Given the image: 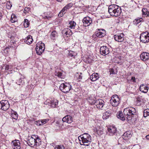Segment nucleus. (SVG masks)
I'll use <instances>...</instances> for the list:
<instances>
[{"mask_svg":"<svg viewBox=\"0 0 149 149\" xmlns=\"http://www.w3.org/2000/svg\"><path fill=\"white\" fill-rule=\"evenodd\" d=\"M27 143L30 146L33 147L36 146L37 148H40L41 141L39 137L37 135H33L27 141Z\"/></svg>","mask_w":149,"mask_h":149,"instance_id":"obj_1","label":"nucleus"},{"mask_svg":"<svg viewBox=\"0 0 149 149\" xmlns=\"http://www.w3.org/2000/svg\"><path fill=\"white\" fill-rule=\"evenodd\" d=\"M81 145L88 146L91 142V137L87 133H84L78 137Z\"/></svg>","mask_w":149,"mask_h":149,"instance_id":"obj_2","label":"nucleus"},{"mask_svg":"<svg viewBox=\"0 0 149 149\" xmlns=\"http://www.w3.org/2000/svg\"><path fill=\"white\" fill-rule=\"evenodd\" d=\"M123 113L127 121H130L132 119L134 115L136 114V111L134 108L130 107L124 109Z\"/></svg>","mask_w":149,"mask_h":149,"instance_id":"obj_3","label":"nucleus"},{"mask_svg":"<svg viewBox=\"0 0 149 149\" xmlns=\"http://www.w3.org/2000/svg\"><path fill=\"white\" fill-rule=\"evenodd\" d=\"M45 45L41 42L38 43L36 45V50L37 54L40 55L42 53L45 49Z\"/></svg>","mask_w":149,"mask_h":149,"instance_id":"obj_4","label":"nucleus"},{"mask_svg":"<svg viewBox=\"0 0 149 149\" xmlns=\"http://www.w3.org/2000/svg\"><path fill=\"white\" fill-rule=\"evenodd\" d=\"M71 88V85L67 83L61 84L59 87L60 90L64 93L68 92Z\"/></svg>","mask_w":149,"mask_h":149,"instance_id":"obj_5","label":"nucleus"},{"mask_svg":"<svg viewBox=\"0 0 149 149\" xmlns=\"http://www.w3.org/2000/svg\"><path fill=\"white\" fill-rule=\"evenodd\" d=\"M91 103V104H94L96 106L98 109H101L103 107L104 105V101L102 99H100L95 100H92V102L89 101Z\"/></svg>","mask_w":149,"mask_h":149,"instance_id":"obj_6","label":"nucleus"},{"mask_svg":"<svg viewBox=\"0 0 149 149\" xmlns=\"http://www.w3.org/2000/svg\"><path fill=\"white\" fill-rule=\"evenodd\" d=\"M110 102L113 106L116 107L120 103L119 98L117 95H113L112 96Z\"/></svg>","mask_w":149,"mask_h":149,"instance_id":"obj_7","label":"nucleus"},{"mask_svg":"<svg viewBox=\"0 0 149 149\" xmlns=\"http://www.w3.org/2000/svg\"><path fill=\"white\" fill-rule=\"evenodd\" d=\"M141 42L144 43H148L149 42V33L144 32L141 34L140 37Z\"/></svg>","mask_w":149,"mask_h":149,"instance_id":"obj_8","label":"nucleus"},{"mask_svg":"<svg viewBox=\"0 0 149 149\" xmlns=\"http://www.w3.org/2000/svg\"><path fill=\"white\" fill-rule=\"evenodd\" d=\"M10 107V104L7 100H3L0 102V109L4 111L7 110Z\"/></svg>","mask_w":149,"mask_h":149,"instance_id":"obj_9","label":"nucleus"},{"mask_svg":"<svg viewBox=\"0 0 149 149\" xmlns=\"http://www.w3.org/2000/svg\"><path fill=\"white\" fill-rule=\"evenodd\" d=\"M132 136L131 131H128L125 132L124 134L119 139V141L123 140H127L129 139Z\"/></svg>","mask_w":149,"mask_h":149,"instance_id":"obj_10","label":"nucleus"},{"mask_svg":"<svg viewBox=\"0 0 149 149\" xmlns=\"http://www.w3.org/2000/svg\"><path fill=\"white\" fill-rule=\"evenodd\" d=\"M108 132L107 134L110 136H113L114 135H117L116 133V128L113 126H111L108 128Z\"/></svg>","mask_w":149,"mask_h":149,"instance_id":"obj_11","label":"nucleus"},{"mask_svg":"<svg viewBox=\"0 0 149 149\" xmlns=\"http://www.w3.org/2000/svg\"><path fill=\"white\" fill-rule=\"evenodd\" d=\"M100 54L104 56L108 54L109 53L108 48L105 46H102L100 47Z\"/></svg>","mask_w":149,"mask_h":149,"instance_id":"obj_12","label":"nucleus"},{"mask_svg":"<svg viewBox=\"0 0 149 149\" xmlns=\"http://www.w3.org/2000/svg\"><path fill=\"white\" fill-rule=\"evenodd\" d=\"M12 147L13 149H20V143L18 140H15L12 141L11 143Z\"/></svg>","mask_w":149,"mask_h":149,"instance_id":"obj_13","label":"nucleus"},{"mask_svg":"<svg viewBox=\"0 0 149 149\" xmlns=\"http://www.w3.org/2000/svg\"><path fill=\"white\" fill-rule=\"evenodd\" d=\"M124 35L123 33H120L115 35L114 36V38L116 41L119 42H121L123 41L124 40Z\"/></svg>","mask_w":149,"mask_h":149,"instance_id":"obj_14","label":"nucleus"},{"mask_svg":"<svg viewBox=\"0 0 149 149\" xmlns=\"http://www.w3.org/2000/svg\"><path fill=\"white\" fill-rule=\"evenodd\" d=\"M83 22L84 26H87L92 23V20L91 18L89 17H86L83 19Z\"/></svg>","mask_w":149,"mask_h":149,"instance_id":"obj_15","label":"nucleus"},{"mask_svg":"<svg viewBox=\"0 0 149 149\" xmlns=\"http://www.w3.org/2000/svg\"><path fill=\"white\" fill-rule=\"evenodd\" d=\"M73 118L72 117L69 115H67L64 117L62 119V121L63 122L70 123L73 122Z\"/></svg>","mask_w":149,"mask_h":149,"instance_id":"obj_16","label":"nucleus"},{"mask_svg":"<svg viewBox=\"0 0 149 149\" xmlns=\"http://www.w3.org/2000/svg\"><path fill=\"white\" fill-rule=\"evenodd\" d=\"M110 10H108V12L111 16L117 17L120 15L121 13V10H114L113 11H111Z\"/></svg>","mask_w":149,"mask_h":149,"instance_id":"obj_17","label":"nucleus"},{"mask_svg":"<svg viewBox=\"0 0 149 149\" xmlns=\"http://www.w3.org/2000/svg\"><path fill=\"white\" fill-rule=\"evenodd\" d=\"M149 89L148 86L146 84H141L139 87L140 91L142 92L146 93L148 92Z\"/></svg>","mask_w":149,"mask_h":149,"instance_id":"obj_18","label":"nucleus"},{"mask_svg":"<svg viewBox=\"0 0 149 149\" xmlns=\"http://www.w3.org/2000/svg\"><path fill=\"white\" fill-rule=\"evenodd\" d=\"M63 71L60 69H57L55 72V75L59 78L61 79H63L64 77V75L62 73Z\"/></svg>","mask_w":149,"mask_h":149,"instance_id":"obj_19","label":"nucleus"},{"mask_svg":"<svg viewBox=\"0 0 149 149\" xmlns=\"http://www.w3.org/2000/svg\"><path fill=\"white\" fill-rule=\"evenodd\" d=\"M141 59L144 61L149 59V54L146 52L142 53L140 55Z\"/></svg>","mask_w":149,"mask_h":149,"instance_id":"obj_20","label":"nucleus"},{"mask_svg":"<svg viewBox=\"0 0 149 149\" xmlns=\"http://www.w3.org/2000/svg\"><path fill=\"white\" fill-rule=\"evenodd\" d=\"M105 35V31L104 30H100L96 32V36L99 38L104 37Z\"/></svg>","mask_w":149,"mask_h":149,"instance_id":"obj_21","label":"nucleus"},{"mask_svg":"<svg viewBox=\"0 0 149 149\" xmlns=\"http://www.w3.org/2000/svg\"><path fill=\"white\" fill-rule=\"evenodd\" d=\"M33 41L32 36L30 35H28L25 39V42L27 44L29 45Z\"/></svg>","mask_w":149,"mask_h":149,"instance_id":"obj_22","label":"nucleus"},{"mask_svg":"<svg viewBox=\"0 0 149 149\" xmlns=\"http://www.w3.org/2000/svg\"><path fill=\"white\" fill-rule=\"evenodd\" d=\"M116 9L117 10L119 9L121 10L120 8H119L118 6L115 4L111 5L109 7L108 10H110V11L111 12H112L113 10Z\"/></svg>","mask_w":149,"mask_h":149,"instance_id":"obj_23","label":"nucleus"},{"mask_svg":"<svg viewBox=\"0 0 149 149\" xmlns=\"http://www.w3.org/2000/svg\"><path fill=\"white\" fill-rule=\"evenodd\" d=\"M99 78V75L97 73L92 74L90 77V79L92 81H95L97 80Z\"/></svg>","mask_w":149,"mask_h":149,"instance_id":"obj_24","label":"nucleus"},{"mask_svg":"<svg viewBox=\"0 0 149 149\" xmlns=\"http://www.w3.org/2000/svg\"><path fill=\"white\" fill-rule=\"evenodd\" d=\"M117 116L118 118L122 121L125 120L126 118L125 116H123V113L121 111H119L117 113Z\"/></svg>","mask_w":149,"mask_h":149,"instance_id":"obj_25","label":"nucleus"},{"mask_svg":"<svg viewBox=\"0 0 149 149\" xmlns=\"http://www.w3.org/2000/svg\"><path fill=\"white\" fill-rule=\"evenodd\" d=\"M11 117L15 120H17L18 118V114L17 112L13 110H11Z\"/></svg>","mask_w":149,"mask_h":149,"instance_id":"obj_26","label":"nucleus"},{"mask_svg":"<svg viewBox=\"0 0 149 149\" xmlns=\"http://www.w3.org/2000/svg\"><path fill=\"white\" fill-rule=\"evenodd\" d=\"M111 112L109 111L105 112L103 114L102 118L106 120L111 115Z\"/></svg>","mask_w":149,"mask_h":149,"instance_id":"obj_27","label":"nucleus"},{"mask_svg":"<svg viewBox=\"0 0 149 149\" xmlns=\"http://www.w3.org/2000/svg\"><path fill=\"white\" fill-rule=\"evenodd\" d=\"M58 101L54 99L50 101L51 106L52 107H56V106L58 105Z\"/></svg>","mask_w":149,"mask_h":149,"instance_id":"obj_28","label":"nucleus"},{"mask_svg":"<svg viewBox=\"0 0 149 149\" xmlns=\"http://www.w3.org/2000/svg\"><path fill=\"white\" fill-rule=\"evenodd\" d=\"M57 36V33L55 31H53L51 34V38L53 40H55Z\"/></svg>","mask_w":149,"mask_h":149,"instance_id":"obj_29","label":"nucleus"},{"mask_svg":"<svg viewBox=\"0 0 149 149\" xmlns=\"http://www.w3.org/2000/svg\"><path fill=\"white\" fill-rule=\"evenodd\" d=\"M143 19L142 18H138L135 19L133 21L134 24L135 25H137L139 23L142 21Z\"/></svg>","mask_w":149,"mask_h":149,"instance_id":"obj_30","label":"nucleus"},{"mask_svg":"<svg viewBox=\"0 0 149 149\" xmlns=\"http://www.w3.org/2000/svg\"><path fill=\"white\" fill-rule=\"evenodd\" d=\"M17 17L14 14H12L11 16L10 21L12 23L15 22L17 21Z\"/></svg>","mask_w":149,"mask_h":149,"instance_id":"obj_31","label":"nucleus"},{"mask_svg":"<svg viewBox=\"0 0 149 149\" xmlns=\"http://www.w3.org/2000/svg\"><path fill=\"white\" fill-rule=\"evenodd\" d=\"M66 31V30H65V33L67 37H68L72 35V33L70 29H67V30Z\"/></svg>","mask_w":149,"mask_h":149,"instance_id":"obj_32","label":"nucleus"},{"mask_svg":"<svg viewBox=\"0 0 149 149\" xmlns=\"http://www.w3.org/2000/svg\"><path fill=\"white\" fill-rule=\"evenodd\" d=\"M76 24V23L74 21H71L70 22L69 26L71 29H74L75 26Z\"/></svg>","mask_w":149,"mask_h":149,"instance_id":"obj_33","label":"nucleus"},{"mask_svg":"<svg viewBox=\"0 0 149 149\" xmlns=\"http://www.w3.org/2000/svg\"><path fill=\"white\" fill-rule=\"evenodd\" d=\"M149 116V109H147L144 111L143 116L145 117Z\"/></svg>","mask_w":149,"mask_h":149,"instance_id":"obj_34","label":"nucleus"},{"mask_svg":"<svg viewBox=\"0 0 149 149\" xmlns=\"http://www.w3.org/2000/svg\"><path fill=\"white\" fill-rule=\"evenodd\" d=\"M75 55V53L73 51H71L69 52L68 56L69 57H73V58H74Z\"/></svg>","mask_w":149,"mask_h":149,"instance_id":"obj_35","label":"nucleus"},{"mask_svg":"<svg viewBox=\"0 0 149 149\" xmlns=\"http://www.w3.org/2000/svg\"><path fill=\"white\" fill-rule=\"evenodd\" d=\"M24 26L25 27H28L29 25V22L28 19H24Z\"/></svg>","mask_w":149,"mask_h":149,"instance_id":"obj_36","label":"nucleus"},{"mask_svg":"<svg viewBox=\"0 0 149 149\" xmlns=\"http://www.w3.org/2000/svg\"><path fill=\"white\" fill-rule=\"evenodd\" d=\"M142 15H145L147 17V15L148 12V10L146 8H143L142 10Z\"/></svg>","mask_w":149,"mask_h":149,"instance_id":"obj_37","label":"nucleus"},{"mask_svg":"<svg viewBox=\"0 0 149 149\" xmlns=\"http://www.w3.org/2000/svg\"><path fill=\"white\" fill-rule=\"evenodd\" d=\"M54 149H65V148L63 145H56L54 147Z\"/></svg>","mask_w":149,"mask_h":149,"instance_id":"obj_38","label":"nucleus"},{"mask_svg":"<svg viewBox=\"0 0 149 149\" xmlns=\"http://www.w3.org/2000/svg\"><path fill=\"white\" fill-rule=\"evenodd\" d=\"M42 120H39L36 122L35 123L38 125H43V123Z\"/></svg>","mask_w":149,"mask_h":149,"instance_id":"obj_39","label":"nucleus"},{"mask_svg":"<svg viewBox=\"0 0 149 149\" xmlns=\"http://www.w3.org/2000/svg\"><path fill=\"white\" fill-rule=\"evenodd\" d=\"M30 10V8L29 7H26L25 8L24 10V13L26 14L27 13L29 12Z\"/></svg>","mask_w":149,"mask_h":149,"instance_id":"obj_40","label":"nucleus"},{"mask_svg":"<svg viewBox=\"0 0 149 149\" xmlns=\"http://www.w3.org/2000/svg\"><path fill=\"white\" fill-rule=\"evenodd\" d=\"M103 130V129H101L100 130H97V132L99 134L102 135L104 133Z\"/></svg>","mask_w":149,"mask_h":149,"instance_id":"obj_41","label":"nucleus"},{"mask_svg":"<svg viewBox=\"0 0 149 149\" xmlns=\"http://www.w3.org/2000/svg\"><path fill=\"white\" fill-rule=\"evenodd\" d=\"M65 13H63V12H62V11H61L58 14V16L60 17H62L63 15V14H65Z\"/></svg>","mask_w":149,"mask_h":149,"instance_id":"obj_42","label":"nucleus"},{"mask_svg":"<svg viewBox=\"0 0 149 149\" xmlns=\"http://www.w3.org/2000/svg\"><path fill=\"white\" fill-rule=\"evenodd\" d=\"M42 120V123H43V125L46 123L49 120L48 119H46L43 120Z\"/></svg>","mask_w":149,"mask_h":149,"instance_id":"obj_43","label":"nucleus"},{"mask_svg":"<svg viewBox=\"0 0 149 149\" xmlns=\"http://www.w3.org/2000/svg\"><path fill=\"white\" fill-rule=\"evenodd\" d=\"M72 6L71 5V4H69L66 5L65 7H66V8H67L68 9H69Z\"/></svg>","mask_w":149,"mask_h":149,"instance_id":"obj_44","label":"nucleus"},{"mask_svg":"<svg viewBox=\"0 0 149 149\" xmlns=\"http://www.w3.org/2000/svg\"><path fill=\"white\" fill-rule=\"evenodd\" d=\"M140 149V146H139L138 145L135 146L132 148V149Z\"/></svg>","mask_w":149,"mask_h":149,"instance_id":"obj_45","label":"nucleus"},{"mask_svg":"<svg viewBox=\"0 0 149 149\" xmlns=\"http://www.w3.org/2000/svg\"><path fill=\"white\" fill-rule=\"evenodd\" d=\"M82 74V73H80V75H79L78 77L77 78L78 80H79V81H80V80L82 79V77L81 75Z\"/></svg>","mask_w":149,"mask_h":149,"instance_id":"obj_46","label":"nucleus"},{"mask_svg":"<svg viewBox=\"0 0 149 149\" xmlns=\"http://www.w3.org/2000/svg\"><path fill=\"white\" fill-rule=\"evenodd\" d=\"M130 146H123L120 149H130V148H129Z\"/></svg>","mask_w":149,"mask_h":149,"instance_id":"obj_47","label":"nucleus"},{"mask_svg":"<svg viewBox=\"0 0 149 149\" xmlns=\"http://www.w3.org/2000/svg\"><path fill=\"white\" fill-rule=\"evenodd\" d=\"M5 69L6 70H8L9 69V66L8 65H6L5 66Z\"/></svg>","mask_w":149,"mask_h":149,"instance_id":"obj_48","label":"nucleus"},{"mask_svg":"<svg viewBox=\"0 0 149 149\" xmlns=\"http://www.w3.org/2000/svg\"><path fill=\"white\" fill-rule=\"evenodd\" d=\"M131 80L134 82H136V81L135 80L136 79L134 77H132Z\"/></svg>","mask_w":149,"mask_h":149,"instance_id":"obj_49","label":"nucleus"},{"mask_svg":"<svg viewBox=\"0 0 149 149\" xmlns=\"http://www.w3.org/2000/svg\"><path fill=\"white\" fill-rule=\"evenodd\" d=\"M137 103H139L141 101V98L139 97L137 98Z\"/></svg>","mask_w":149,"mask_h":149,"instance_id":"obj_50","label":"nucleus"},{"mask_svg":"<svg viewBox=\"0 0 149 149\" xmlns=\"http://www.w3.org/2000/svg\"><path fill=\"white\" fill-rule=\"evenodd\" d=\"M51 17V16H45V19L46 18L47 19H49Z\"/></svg>","mask_w":149,"mask_h":149,"instance_id":"obj_51","label":"nucleus"},{"mask_svg":"<svg viewBox=\"0 0 149 149\" xmlns=\"http://www.w3.org/2000/svg\"><path fill=\"white\" fill-rule=\"evenodd\" d=\"M66 7H64L61 10V11H62V12H65V10H66L65 9V8H66Z\"/></svg>","mask_w":149,"mask_h":149,"instance_id":"obj_52","label":"nucleus"},{"mask_svg":"<svg viewBox=\"0 0 149 149\" xmlns=\"http://www.w3.org/2000/svg\"><path fill=\"white\" fill-rule=\"evenodd\" d=\"M146 138L147 139L149 140V135H147L146 136Z\"/></svg>","mask_w":149,"mask_h":149,"instance_id":"obj_53","label":"nucleus"},{"mask_svg":"<svg viewBox=\"0 0 149 149\" xmlns=\"http://www.w3.org/2000/svg\"><path fill=\"white\" fill-rule=\"evenodd\" d=\"M2 14L1 12H0V19H1V18Z\"/></svg>","mask_w":149,"mask_h":149,"instance_id":"obj_54","label":"nucleus"},{"mask_svg":"<svg viewBox=\"0 0 149 149\" xmlns=\"http://www.w3.org/2000/svg\"><path fill=\"white\" fill-rule=\"evenodd\" d=\"M147 17H149V11H148Z\"/></svg>","mask_w":149,"mask_h":149,"instance_id":"obj_55","label":"nucleus"},{"mask_svg":"<svg viewBox=\"0 0 149 149\" xmlns=\"http://www.w3.org/2000/svg\"><path fill=\"white\" fill-rule=\"evenodd\" d=\"M57 1H58V2H60L62 0H56Z\"/></svg>","mask_w":149,"mask_h":149,"instance_id":"obj_56","label":"nucleus"},{"mask_svg":"<svg viewBox=\"0 0 149 149\" xmlns=\"http://www.w3.org/2000/svg\"><path fill=\"white\" fill-rule=\"evenodd\" d=\"M51 144L52 145V146H53V145H54V143H51Z\"/></svg>","mask_w":149,"mask_h":149,"instance_id":"obj_57","label":"nucleus"},{"mask_svg":"<svg viewBox=\"0 0 149 149\" xmlns=\"http://www.w3.org/2000/svg\"><path fill=\"white\" fill-rule=\"evenodd\" d=\"M118 138V137L117 136L116 137H115V138L116 139H117Z\"/></svg>","mask_w":149,"mask_h":149,"instance_id":"obj_58","label":"nucleus"},{"mask_svg":"<svg viewBox=\"0 0 149 149\" xmlns=\"http://www.w3.org/2000/svg\"><path fill=\"white\" fill-rule=\"evenodd\" d=\"M65 10H67V9H67V8H65Z\"/></svg>","mask_w":149,"mask_h":149,"instance_id":"obj_59","label":"nucleus"}]
</instances>
